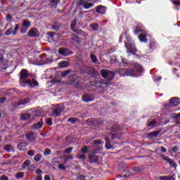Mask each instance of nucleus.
<instances>
[{
	"mask_svg": "<svg viewBox=\"0 0 180 180\" xmlns=\"http://www.w3.org/2000/svg\"><path fill=\"white\" fill-rule=\"evenodd\" d=\"M101 77L104 78V79L91 81L90 85H91V86H95V88L102 89V88H106V86H110V85H113V82L112 81H113V79L115 78V72L103 69L101 71Z\"/></svg>",
	"mask_w": 180,
	"mask_h": 180,
	"instance_id": "f257e3e1",
	"label": "nucleus"
},
{
	"mask_svg": "<svg viewBox=\"0 0 180 180\" xmlns=\"http://www.w3.org/2000/svg\"><path fill=\"white\" fill-rule=\"evenodd\" d=\"M134 68H123L120 70V75L121 77H136L137 72H143V67L140 64L135 63Z\"/></svg>",
	"mask_w": 180,
	"mask_h": 180,
	"instance_id": "f03ea898",
	"label": "nucleus"
},
{
	"mask_svg": "<svg viewBox=\"0 0 180 180\" xmlns=\"http://www.w3.org/2000/svg\"><path fill=\"white\" fill-rule=\"evenodd\" d=\"M127 42H125V47L127 49V53H131V54H136L137 53V49H136V44L131 37H126Z\"/></svg>",
	"mask_w": 180,
	"mask_h": 180,
	"instance_id": "7ed1b4c3",
	"label": "nucleus"
},
{
	"mask_svg": "<svg viewBox=\"0 0 180 180\" xmlns=\"http://www.w3.org/2000/svg\"><path fill=\"white\" fill-rule=\"evenodd\" d=\"M86 123L89 126L98 127L102 126L105 123V120L101 118H90L86 120Z\"/></svg>",
	"mask_w": 180,
	"mask_h": 180,
	"instance_id": "20e7f679",
	"label": "nucleus"
},
{
	"mask_svg": "<svg viewBox=\"0 0 180 180\" xmlns=\"http://www.w3.org/2000/svg\"><path fill=\"white\" fill-rule=\"evenodd\" d=\"M32 27V22L27 19L22 20V27L20 29V32L22 34H25L29 30V28Z\"/></svg>",
	"mask_w": 180,
	"mask_h": 180,
	"instance_id": "39448f33",
	"label": "nucleus"
},
{
	"mask_svg": "<svg viewBox=\"0 0 180 180\" xmlns=\"http://www.w3.org/2000/svg\"><path fill=\"white\" fill-rule=\"evenodd\" d=\"M18 32H19V24H15L14 30L12 27L8 28L6 31L5 34L6 36H11V34H13V36H15V34H18Z\"/></svg>",
	"mask_w": 180,
	"mask_h": 180,
	"instance_id": "423d86ee",
	"label": "nucleus"
},
{
	"mask_svg": "<svg viewBox=\"0 0 180 180\" xmlns=\"http://www.w3.org/2000/svg\"><path fill=\"white\" fill-rule=\"evenodd\" d=\"M25 139H27L28 141H36L37 139V133L29 131L25 134Z\"/></svg>",
	"mask_w": 180,
	"mask_h": 180,
	"instance_id": "0eeeda50",
	"label": "nucleus"
},
{
	"mask_svg": "<svg viewBox=\"0 0 180 180\" xmlns=\"http://www.w3.org/2000/svg\"><path fill=\"white\" fill-rule=\"evenodd\" d=\"M58 53L63 57H68V56L74 54V52L67 48H61L58 50Z\"/></svg>",
	"mask_w": 180,
	"mask_h": 180,
	"instance_id": "6e6552de",
	"label": "nucleus"
},
{
	"mask_svg": "<svg viewBox=\"0 0 180 180\" xmlns=\"http://www.w3.org/2000/svg\"><path fill=\"white\" fill-rule=\"evenodd\" d=\"M65 110V107L63 105H59L58 107L53 110V115H56L57 117L61 116V112Z\"/></svg>",
	"mask_w": 180,
	"mask_h": 180,
	"instance_id": "1a4fd4ad",
	"label": "nucleus"
},
{
	"mask_svg": "<svg viewBox=\"0 0 180 180\" xmlns=\"http://www.w3.org/2000/svg\"><path fill=\"white\" fill-rule=\"evenodd\" d=\"M82 99L83 102L88 103L95 101V96H94V94H85L82 96Z\"/></svg>",
	"mask_w": 180,
	"mask_h": 180,
	"instance_id": "9d476101",
	"label": "nucleus"
},
{
	"mask_svg": "<svg viewBox=\"0 0 180 180\" xmlns=\"http://www.w3.org/2000/svg\"><path fill=\"white\" fill-rule=\"evenodd\" d=\"M70 84L73 85L75 88H79L81 89L83 86L82 82H81V79L79 78H75L70 82Z\"/></svg>",
	"mask_w": 180,
	"mask_h": 180,
	"instance_id": "9b49d317",
	"label": "nucleus"
},
{
	"mask_svg": "<svg viewBox=\"0 0 180 180\" xmlns=\"http://www.w3.org/2000/svg\"><path fill=\"white\" fill-rule=\"evenodd\" d=\"M28 37H39V30L36 27H32L28 33Z\"/></svg>",
	"mask_w": 180,
	"mask_h": 180,
	"instance_id": "f8f14e48",
	"label": "nucleus"
},
{
	"mask_svg": "<svg viewBox=\"0 0 180 180\" xmlns=\"http://www.w3.org/2000/svg\"><path fill=\"white\" fill-rule=\"evenodd\" d=\"M144 32V26L141 23H138L134 29V34H139Z\"/></svg>",
	"mask_w": 180,
	"mask_h": 180,
	"instance_id": "ddd939ff",
	"label": "nucleus"
},
{
	"mask_svg": "<svg viewBox=\"0 0 180 180\" xmlns=\"http://www.w3.org/2000/svg\"><path fill=\"white\" fill-rule=\"evenodd\" d=\"M162 160H164V161H167V162H168L169 165H172L173 168H176V167H178V165L175 162V161H174L171 158L164 155L162 156Z\"/></svg>",
	"mask_w": 180,
	"mask_h": 180,
	"instance_id": "4468645a",
	"label": "nucleus"
},
{
	"mask_svg": "<svg viewBox=\"0 0 180 180\" xmlns=\"http://www.w3.org/2000/svg\"><path fill=\"white\" fill-rule=\"evenodd\" d=\"M29 77V71L26 69H22L20 72V81L26 79Z\"/></svg>",
	"mask_w": 180,
	"mask_h": 180,
	"instance_id": "2eb2a0df",
	"label": "nucleus"
},
{
	"mask_svg": "<svg viewBox=\"0 0 180 180\" xmlns=\"http://www.w3.org/2000/svg\"><path fill=\"white\" fill-rule=\"evenodd\" d=\"M48 4L51 9H57L60 0H48Z\"/></svg>",
	"mask_w": 180,
	"mask_h": 180,
	"instance_id": "dca6fc26",
	"label": "nucleus"
},
{
	"mask_svg": "<svg viewBox=\"0 0 180 180\" xmlns=\"http://www.w3.org/2000/svg\"><path fill=\"white\" fill-rule=\"evenodd\" d=\"M96 8V12H97V13H101V15H105L106 13V6L99 5L97 6Z\"/></svg>",
	"mask_w": 180,
	"mask_h": 180,
	"instance_id": "f3484780",
	"label": "nucleus"
},
{
	"mask_svg": "<svg viewBox=\"0 0 180 180\" xmlns=\"http://www.w3.org/2000/svg\"><path fill=\"white\" fill-rule=\"evenodd\" d=\"M98 161H99V158L98 157V155H89V162H90V164H96Z\"/></svg>",
	"mask_w": 180,
	"mask_h": 180,
	"instance_id": "a211bd4d",
	"label": "nucleus"
},
{
	"mask_svg": "<svg viewBox=\"0 0 180 180\" xmlns=\"http://www.w3.org/2000/svg\"><path fill=\"white\" fill-rule=\"evenodd\" d=\"M169 103L172 106H178V105H179V103H180L179 98L173 97V98H170Z\"/></svg>",
	"mask_w": 180,
	"mask_h": 180,
	"instance_id": "6ab92c4d",
	"label": "nucleus"
},
{
	"mask_svg": "<svg viewBox=\"0 0 180 180\" xmlns=\"http://www.w3.org/2000/svg\"><path fill=\"white\" fill-rule=\"evenodd\" d=\"M20 83L22 85V86H26V85H29V86L30 88H33V86L32 84V80L30 79H22V80H20Z\"/></svg>",
	"mask_w": 180,
	"mask_h": 180,
	"instance_id": "aec40b11",
	"label": "nucleus"
},
{
	"mask_svg": "<svg viewBox=\"0 0 180 180\" xmlns=\"http://www.w3.org/2000/svg\"><path fill=\"white\" fill-rule=\"evenodd\" d=\"M159 179H160V180H176V176L174 174H172V175H168V176H159Z\"/></svg>",
	"mask_w": 180,
	"mask_h": 180,
	"instance_id": "412c9836",
	"label": "nucleus"
},
{
	"mask_svg": "<svg viewBox=\"0 0 180 180\" xmlns=\"http://www.w3.org/2000/svg\"><path fill=\"white\" fill-rule=\"evenodd\" d=\"M112 131L110 134L112 140H115V139H117V140H120V135L117 134V131L113 129V128H112Z\"/></svg>",
	"mask_w": 180,
	"mask_h": 180,
	"instance_id": "4be33fe9",
	"label": "nucleus"
},
{
	"mask_svg": "<svg viewBox=\"0 0 180 180\" xmlns=\"http://www.w3.org/2000/svg\"><path fill=\"white\" fill-rule=\"evenodd\" d=\"M43 124H44V122H43V120H41L37 123L33 124L32 127L35 130H39V129H41V127H43Z\"/></svg>",
	"mask_w": 180,
	"mask_h": 180,
	"instance_id": "5701e85b",
	"label": "nucleus"
},
{
	"mask_svg": "<svg viewBox=\"0 0 180 180\" xmlns=\"http://www.w3.org/2000/svg\"><path fill=\"white\" fill-rule=\"evenodd\" d=\"M105 148L107 150H110V148H113V146H112V143L110 142V139H109V136H105Z\"/></svg>",
	"mask_w": 180,
	"mask_h": 180,
	"instance_id": "b1692460",
	"label": "nucleus"
},
{
	"mask_svg": "<svg viewBox=\"0 0 180 180\" xmlns=\"http://www.w3.org/2000/svg\"><path fill=\"white\" fill-rule=\"evenodd\" d=\"M138 39L141 43H147L148 39H147V34H141L138 36Z\"/></svg>",
	"mask_w": 180,
	"mask_h": 180,
	"instance_id": "393cba45",
	"label": "nucleus"
},
{
	"mask_svg": "<svg viewBox=\"0 0 180 180\" xmlns=\"http://www.w3.org/2000/svg\"><path fill=\"white\" fill-rule=\"evenodd\" d=\"M161 131H153L152 132H150L148 134V137H149V139H154L157 136H158V135L160 134Z\"/></svg>",
	"mask_w": 180,
	"mask_h": 180,
	"instance_id": "a878e982",
	"label": "nucleus"
},
{
	"mask_svg": "<svg viewBox=\"0 0 180 180\" xmlns=\"http://www.w3.org/2000/svg\"><path fill=\"white\" fill-rule=\"evenodd\" d=\"M72 40L76 43V44H81V38L77 34H72Z\"/></svg>",
	"mask_w": 180,
	"mask_h": 180,
	"instance_id": "bb28decb",
	"label": "nucleus"
},
{
	"mask_svg": "<svg viewBox=\"0 0 180 180\" xmlns=\"http://www.w3.org/2000/svg\"><path fill=\"white\" fill-rule=\"evenodd\" d=\"M58 67L60 68H67L68 67H70V62L67 60H62L58 63Z\"/></svg>",
	"mask_w": 180,
	"mask_h": 180,
	"instance_id": "cd10ccee",
	"label": "nucleus"
},
{
	"mask_svg": "<svg viewBox=\"0 0 180 180\" xmlns=\"http://www.w3.org/2000/svg\"><path fill=\"white\" fill-rule=\"evenodd\" d=\"M32 117V115L29 113H24L22 114L20 116V120H22V122H25V120H29Z\"/></svg>",
	"mask_w": 180,
	"mask_h": 180,
	"instance_id": "c85d7f7f",
	"label": "nucleus"
},
{
	"mask_svg": "<svg viewBox=\"0 0 180 180\" xmlns=\"http://www.w3.org/2000/svg\"><path fill=\"white\" fill-rule=\"evenodd\" d=\"M60 27H61V25L60 24L55 23L51 25V29L52 30H55L56 32H58V30H60Z\"/></svg>",
	"mask_w": 180,
	"mask_h": 180,
	"instance_id": "c756f323",
	"label": "nucleus"
},
{
	"mask_svg": "<svg viewBox=\"0 0 180 180\" xmlns=\"http://www.w3.org/2000/svg\"><path fill=\"white\" fill-rule=\"evenodd\" d=\"M88 75H92L93 77H96V70L94 68L88 69L87 70Z\"/></svg>",
	"mask_w": 180,
	"mask_h": 180,
	"instance_id": "7c9ffc66",
	"label": "nucleus"
},
{
	"mask_svg": "<svg viewBox=\"0 0 180 180\" xmlns=\"http://www.w3.org/2000/svg\"><path fill=\"white\" fill-rule=\"evenodd\" d=\"M95 6V4L94 3H85L84 5H82L83 8L84 9H89L91 8H93V6Z\"/></svg>",
	"mask_w": 180,
	"mask_h": 180,
	"instance_id": "2f4dec72",
	"label": "nucleus"
},
{
	"mask_svg": "<svg viewBox=\"0 0 180 180\" xmlns=\"http://www.w3.org/2000/svg\"><path fill=\"white\" fill-rule=\"evenodd\" d=\"M41 158H43V155H41V153H38L34 157V160L37 162H39Z\"/></svg>",
	"mask_w": 180,
	"mask_h": 180,
	"instance_id": "473e14b6",
	"label": "nucleus"
},
{
	"mask_svg": "<svg viewBox=\"0 0 180 180\" xmlns=\"http://www.w3.org/2000/svg\"><path fill=\"white\" fill-rule=\"evenodd\" d=\"M90 27L92 28L93 30L96 31L99 29V25L98 23H91Z\"/></svg>",
	"mask_w": 180,
	"mask_h": 180,
	"instance_id": "72a5a7b5",
	"label": "nucleus"
},
{
	"mask_svg": "<svg viewBox=\"0 0 180 180\" xmlns=\"http://www.w3.org/2000/svg\"><path fill=\"white\" fill-rule=\"evenodd\" d=\"M30 165V160H27L22 163V168L25 169V168H27V167H29Z\"/></svg>",
	"mask_w": 180,
	"mask_h": 180,
	"instance_id": "f704fd0d",
	"label": "nucleus"
},
{
	"mask_svg": "<svg viewBox=\"0 0 180 180\" xmlns=\"http://www.w3.org/2000/svg\"><path fill=\"white\" fill-rule=\"evenodd\" d=\"M68 122H70V123H72V124H75V123H77V122H78V118H77V117H70L68 120Z\"/></svg>",
	"mask_w": 180,
	"mask_h": 180,
	"instance_id": "c9c22d12",
	"label": "nucleus"
},
{
	"mask_svg": "<svg viewBox=\"0 0 180 180\" xmlns=\"http://www.w3.org/2000/svg\"><path fill=\"white\" fill-rule=\"evenodd\" d=\"M25 176V173L22 172H20L15 174L16 179H20V178H23Z\"/></svg>",
	"mask_w": 180,
	"mask_h": 180,
	"instance_id": "e433bc0d",
	"label": "nucleus"
},
{
	"mask_svg": "<svg viewBox=\"0 0 180 180\" xmlns=\"http://www.w3.org/2000/svg\"><path fill=\"white\" fill-rule=\"evenodd\" d=\"M72 30L75 32L77 33V34H84V33H85V32L82 31V30H79V29H74L72 28Z\"/></svg>",
	"mask_w": 180,
	"mask_h": 180,
	"instance_id": "4c0bfd02",
	"label": "nucleus"
},
{
	"mask_svg": "<svg viewBox=\"0 0 180 180\" xmlns=\"http://www.w3.org/2000/svg\"><path fill=\"white\" fill-rule=\"evenodd\" d=\"M156 124H157V121L155 120H153L151 122H150L147 124V126H148V127H154Z\"/></svg>",
	"mask_w": 180,
	"mask_h": 180,
	"instance_id": "58836bf2",
	"label": "nucleus"
},
{
	"mask_svg": "<svg viewBox=\"0 0 180 180\" xmlns=\"http://www.w3.org/2000/svg\"><path fill=\"white\" fill-rule=\"evenodd\" d=\"M179 151V146H174L171 150L170 153H178Z\"/></svg>",
	"mask_w": 180,
	"mask_h": 180,
	"instance_id": "ea45409f",
	"label": "nucleus"
},
{
	"mask_svg": "<svg viewBox=\"0 0 180 180\" xmlns=\"http://www.w3.org/2000/svg\"><path fill=\"white\" fill-rule=\"evenodd\" d=\"M70 73H71V70H65V71L62 72V75H61L62 77L65 78V77H67Z\"/></svg>",
	"mask_w": 180,
	"mask_h": 180,
	"instance_id": "a19ab883",
	"label": "nucleus"
},
{
	"mask_svg": "<svg viewBox=\"0 0 180 180\" xmlns=\"http://www.w3.org/2000/svg\"><path fill=\"white\" fill-rule=\"evenodd\" d=\"M102 150V147L99 146L92 150V154H99V151Z\"/></svg>",
	"mask_w": 180,
	"mask_h": 180,
	"instance_id": "79ce46f5",
	"label": "nucleus"
},
{
	"mask_svg": "<svg viewBox=\"0 0 180 180\" xmlns=\"http://www.w3.org/2000/svg\"><path fill=\"white\" fill-rule=\"evenodd\" d=\"M46 124H47L48 126H53V118L50 117L46 119Z\"/></svg>",
	"mask_w": 180,
	"mask_h": 180,
	"instance_id": "37998d69",
	"label": "nucleus"
},
{
	"mask_svg": "<svg viewBox=\"0 0 180 180\" xmlns=\"http://www.w3.org/2000/svg\"><path fill=\"white\" fill-rule=\"evenodd\" d=\"M20 102L21 103V105H26V103H29V102H30V98H24L21 101H20Z\"/></svg>",
	"mask_w": 180,
	"mask_h": 180,
	"instance_id": "c03bdc74",
	"label": "nucleus"
},
{
	"mask_svg": "<svg viewBox=\"0 0 180 180\" xmlns=\"http://www.w3.org/2000/svg\"><path fill=\"white\" fill-rule=\"evenodd\" d=\"M90 57L93 63H96L98 61V58H96V56H95V54H91Z\"/></svg>",
	"mask_w": 180,
	"mask_h": 180,
	"instance_id": "a18cd8bd",
	"label": "nucleus"
},
{
	"mask_svg": "<svg viewBox=\"0 0 180 180\" xmlns=\"http://www.w3.org/2000/svg\"><path fill=\"white\" fill-rule=\"evenodd\" d=\"M17 148L20 151H23L25 150V143H20L18 146Z\"/></svg>",
	"mask_w": 180,
	"mask_h": 180,
	"instance_id": "49530a36",
	"label": "nucleus"
},
{
	"mask_svg": "<svg viewBox=\"0 0 180 180\" xmlns=\"http://www.w3.org/2000/svg\"><path fill=\"white\" fill-rule=\"evenodd\" d=\"M157 44L155 42H150L149 47L150 50H155Z\"/></svg>",
	"mask_w": 180,
	"mask_h": 180,
	"instance_id": "de8ad7c7",
	"label": "nucleus"
},
{
	"mask_svg": "<svg viewBox=\"0 0 180 180\" xmlns=\"http://www.w3.org/2000/svg\"><path fill=\"white\" fill-rule=\"evenodd\" d=\"M77 158H78L79 160H82L83 161H85V160H86V156H85V155L84 154H82V155H77Z\"/></svg>",
	"mask_w": 180,
	"mask_h": 180,
	"instance_id": "09e8293b",
	"label": "nucleus"
},
{
	"mask_svg": "<svg viewBox=\"0 0 180 180\" xmlns=\"http://www.w3.org/2000/svg\"><path fill=\"white\" fill-rule=\"evenodd\" d=\"M31 82L32 85H33L34 86H39V82H37L36 79H32Z\"/></svg>",
	"mask_w": 180,
	"mask_h": 180,
	"instance_id": "8fccbe9b",
	"label": "nucleus"
},
{
	"mask_svg": "<svg viewBox=\"0 0 180 180\" xmlns=\"http://www.w3.org/2000/svg\"><path fill=\"white\" fill-rule=\"evenodd\" d=\"M77 180H86V176L84 174H79L77 176Z\"/></svg>",
	"mask_w": 180,
	"mask_h": 180,
	"instance_id": "3c124183",
	"label": "nucleus"
},
{
	"mask_svg": "<svg viewBox=\"0 0 180 180\" xmlns=\"http://www.w3.org/2000/svg\"><path fill=\"white\" fill-rule=\"evenodd\" d=\"M51 154V150L50 148H46L44 152V155H50Z\"/></svg>",
	"mask_w": 180,
	"mask_h": 180,
	"instance_id": "603ef678",
	"label": "nucleus"
},
{
	"mask_svg": "<svg viewBox=\"0 0 180 180\" xmlns=\"http://www.w3.org/2000/svg\"><path fill=\"white\" fill-rule=\"evenodd\" d=\"M94 146H98V144H103V141H102L99 139H96L94 141Z\"/></svg>",
	"mask_w": 180,
	"mask_h": 180,
	"instance_id": "864d4df0",
	"label": "nucleus"
},
{
	"mask_svg": "<svg viewBox=\"0 0 180 180\" xmlns=\"http://www.w3.org/2000/svg\"><path fill=\"white\" fill-rule=\"evenodd\" d=\"M36 169V165H31L28 166V171H34Z\"/></svg>",
	"mask_w": 180,
	"mask_h": 180,
	"instance_id": "5fc2aeb1",
	"label": "nucleus"
},
{
	"mask_svg": "<svg viewBox=\"0 0 180 180\" xmlns=\"http://www.w3.org/2000/svg\"><path fill=\"white\" fill-rule=\"evenodd\" d=\"M129 31V30H127L126 31H125V32H124V33H122V35H121V37H120V43H122V40L123 39V36H127V32Z\"/></svg>",
	"mask_w": 180,
	"mask_h": 180,
	"instance_id": "6e6d98bb",
	"label": "nucleus"
},
{
	"mask_svg": "<svg viewBox=\"0 0 180 180\" xmlns=\"http://www.w3.org/2000/svg\"><path fill=\"white\" fill-rule=\"evenodd\" d=\"M34 154H35L34 150H30L27 152V155H30V157H33V155H34Z\"/></svg>",
	"mask_w": 180,
	"mask_h": 180,
	"instance_id": "4d7b16f0",
	"label": "nucleus"
},
{
	"mask_svg": "<svg viewBox=\"0 0 180 180\" xmlns=\"http://www.w3.org/2000/svg\"><path fill=\"white\" fill-rule=\"evenodd\" d=\"M72 150H74V148H72V147L67 148L65 150V153L66 154H70V153H71V151H72Z\"/></svg>",
	"mask_w": 180,
	"mask_h": 180,
	"instance_id": "13d9d810",
	"label": "nucleus"
},
{
	"mask_svg": "<svg viewBox=\"0 0 180 180\" xmlns=\"http://www.w3.org/2000/svg\"><path fill=\"white\" fill-rule=\"evenodd\" d=\"M81 153H82L83 154H85V153H88V147L87 146H83L82 150H81Z\"/></svg>",
	"mask_w": 180,
	"mask_h": 180,
	"instance_id": "bf43d9fd",
	"label": "nucleus"
},
{
	"mask_svg": "<svg viewBox=\"0 0 180 180\" xmlns=\"http://www.w3.org/2000/svg\"><path fill=\"white\" fill-rule=\"evenodd\" d=\"M58 169H61L62 171H65V169H67V167L64 166L63 164H60L58 165Z\"/></svg>",
	"mask_w": 180,
	"mask_h": 180,
	"instance_id": "052dcab7",
	"label": "nucleus"
},
{
	"mask_svg": "<svg viewBox=\"0 0 180 180\" xmlns=\"http://www.w3.org/2000/svg\"><path fill=\"white\" fill-rule=\"evenodd\" d=\"M12 147V146H11V145H6L5 146H4V150H6V151H11V148Z\"/></svg>",
	"mask_w": 180,
	"mask_h": 180,
	"instance_id": "680f3d73",
	"label": "nucleus"
},
{
	"mask_svg": "<svg viewBox=\"0 0 180 180\" xmlns=\"http://www.w3.org/2000/svg\"><path fill=\"white\" fill-rule=\"evenodd\" d=\"M89 0H79V5H84V4H87Z\"/></svg>",
	"mask_w": 180,
	"mask_h": 180,
	"instance_id": "e2e57ef3",
	"label": "nucleus"
},
{
	"mask_svg": "<svg viewBox=\"0 0 180 180\" xmlns=\"http://www.w3.org/2000/svg\"><path fill=\"white\" fill-rule=\"evenodd\" d=\"M132 170L134 172H140L141 170L140 169V167H133Z\"/></svg>",
	"mask_w": 180,
	"mask_h": 180,
	"instance_id": "0e129e2a",
	"label": "nucleus"
},
{
	"mask_svg": "<svg viewBox=\"0 0 180 180\" xmlns=\"http://www.w3.org/2000/svg\"><path fill=\"white\" fill-rule=\"evenodd\" d=\"M0 180H9V178L6 175H1L0 177Z\"/></svg>",
	"mask_w": 180,
	"mask_h": 180,
	"instance_id": "69168bd1",
	"label": "nucleus"
},
{
	"mask_svg": "<svg viewBox=\"0 0 180 180\" xmlns=\"http://www.w3.org/2000/svg\"><path fill=\"white\" fill-rule=\"evenodd\" d=\"M70 26L71 27H75L77 26V20H74Z\"/></svg>",
	"mask_w": 180,
	"mask_h": 180,
	"instance_id": "338daca9",
	"label": "nucleus"
},
{
	"mask_svg": "<svg viewBox=\"0 0 180 180\" xmlns=\"http://www.w3.org/2000/svg\"><path fill=\"white\" fill-rule=\"evenodd\" d=\"M6 102V97H2L0 98V103H5Z\"/></svg>",
	"mask_w": 180,
	"mask_h": 180,
	"instance_id": "774afa93",
	"label": "nucleus"
}]
</instances>
